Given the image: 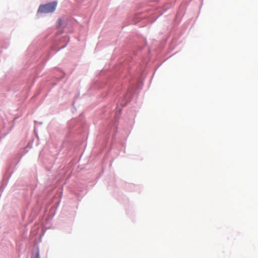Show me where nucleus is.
<instances>
[{
    "label": "nucleus",
    "instance_id": "nucleus-1",
    "mask_svg": "<svg viewBox=\"0 0 258 258\" xmlns=\"http://www.w3.org/2000/svg\"><path fill=\"white\" fill-rule=\"evenodd\" d=\"M56 6V2H53L45 5H40L38 9V12L41 13H52L55 11Z\"/></svg>",
    "mask_w": 258,
    "mask_h": 258
}]
</instances>
